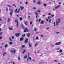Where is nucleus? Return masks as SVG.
Here are the masks:
<instances>
[{
	"instance_id": "f257e3e1",
	"label": "nucleus",
	"mask_w": 64,
	"mask_h": 64,
	"mask_svg": "<svg viewBox=\"0 0 64 64\" xmlns=\"http://www.w3.org/2000/svg\"><path fill=\"white\" fill-rule=\"evenodd\" d=\"M60 18L57 20V21H56V25H58V24H59V23H60Z\"/></svg>"
},
{
	"instance_id": "f03ea898",
	"label": "nucleus",
	"mask_w": 64,
	"mask_h": 64,
	"mask_svg": "<svg viewBox=\"0 0 64 64\" xmlns=\"http://www.w3.org/2000/svg\"><path fill=\"white\" fill-rule=\"evenodd\" d=\"M61 43H62V42H57L56 43L55 45H60L61 44Z\"/></svg>"
},
{
	"instance_id": "7ed1b4c3",
	"label": "nucleus",
	"mask_w": 64,
	"mask_h": 64,
	"mask_svg": "<svg viewBox=\"0 0 64 64\" xmlns=\"http://www.w3.org/2000/svg\"><path fill=\"white\" fill-rule=\"evenodd\" d=\"M25 29L24 30V32H29V30L27 28H25Z\"/></svg>"
},
{
	"instance_id": "20e7f679",
	"label": "nucleus",
	"mask_w": 64,
	"mask_h": 64,
	"mask_svg": "<svg viewBox=\"0 0 64 64\" xmlns=\"http://www.w3.org/2000/svg\"><path fill=\"white\" fill-rule=\"evenodd\" d=\"M40 13H41V10H38L36 12V13L37 14H40Z\"/></svg>"
},
{
	"instance_id": "39448f33",
	"label": "nucleus",
	"mask_w": 64,
	"mask_h": 64,
	"mask_svg": "<svg viewBox=\"0 0 64 64\" xmlns=\"http://www.w3.org/2000/svg\"><path fill=\"white\" fill-rule=\"evenodd\" d=\"M15 35L16 37H19L20 36V34L17 33L15 34Z\"/></svg>"
},
{
	"instance_id": "423d86ee",
	"label": "nucleus",
	"mask_w": 64,
	"mask_h": 64,
	"mask_svg": "<svg viewBox=\"0 0 64 64\" xmlns=\"http://www.w3.org/2000/svg\"><path fill=\"white\" fill-rule=\"evenodd\" d=\"M60 6L59 5L56 6L55 8V9H58V8H59L60 7Z\"/></svg>"
},
{
	"instance_id": "0eeeda50",
	"label": "nucleus",
	"mask_w": 64,
	"mask_h": 64,
	"mask_svg": "<svg viewBox=\"0 0 64 64\" xmlns=\"http://www.w3.org/2000/svg\"><path fill=\"white\" fill-rule=\"evenodd\" d=\"M15 52V50H12L11 51V53L12 54H14Z\"/></svg>"
},
{
	"instance_id": "6e6552de",
	"label": "nucleus",
	"mask_w": 64,
	"mask_h": 64,
	"mask_svg": "<svg viewBox=\"0 0 64 64\" xmlns=\"http://www.w3.org/2000/svg\"><path fill=\"white\" fill-rule=\"evenodd\" d=\"M30 33H28L26 35V36H28V37H30Z\"/></svg>"
},
{
	"instance_id": "1a4fd4ad",
	"label": "nucleus",
	"mask_w": 64,
	"mask_h": 64,
	"mask_svg": "<svg viewBox=\"0 0 64 64\" xmlns=\"http://www.w3.org/2000/svg\"><path fill=\"white\" fill-rule=\"evenodd\" d=\"M18 19H17L16 20H14V22H16V23H18Z\"/></svg>"
},
{
	"instance_id": "9d476101",
	"label": "nucleus",
	"mask_w": 64,
	"mask_h": 64,
	"mask_svg": "<svg viewBox=\"0 0 64 64\" xmlns=\"http://www.w3.org/2000/svg\"><path fill=\"white\" fill-rule=\"evenodd\" d=\"M24 39V38H23V37H21L20 38V41H22V40H23Z\"/></svg>"
},
{
	"instance_id": "9b49d317",
	"label": "nucleus",
	"mask_w": 64,
	"mask_h": 64,
	"mask_svg": "<svg viewBox=\"0 0 64 64\" xmlns=\"http://www.w3.org/2000/svg\"><path fill=\"white\" fill-rule=\"evenodd\" d=\"M12 14H13V10H12L10 11V15H12Z\"/></svg>"
},
{
	"instance_id": "f8f14e48",
	"label": "nucleus",
	"mask_w": 64,
	"mask_h": 64,
	"mask_svg": "<svg viewBox=\"0 0 64 64\" xmlns=\"http://www.w3.org/2000/svg\"><path fill=\"white\" fill-rule=\"evenodd\" d=\"M28 38H27L25 40V42H26V43H27V42H28Z\"/></svg>"
},
{
	"instance_id": "ddd939ff",
	"label": "nucleus",
	"mask_w": 64,
	"mask_h": 64,
	"mask_svg": "<svg viewBox=\"0 0 64 64\" xmlns=\"http://www.w3.org/2000/svg\"><path fill=\"white\" fill-rule=\"evenodd\" d=\"M21 10H22L24 9V7L22 6H21L20 7Z\"/></svg>"
},
{
	"instance_id": "4468645a",
	"label": "nucleus",
	"mask_w": 64,
	"mask_h": 64,
	"mask_svg": "<svg viewBox=\"0 0 64 64\" xmlns=\"http://www.w3.org/2000/svg\"><path fill=\"white\" fill-rule=\"evenodd\" d=\"M10 18H8V23H9L10 20Z\"/></svg>"
},
{
	"instance_id": "2eb2a0df",
	"label": "nucleus",
	"mask_w": 64,
	"mask_h": 64,
	"mask_svg": "<svg viewBox=\"0 0 64 64\" xmlns=\"http://www.w3.org/2000/svg\"><path fill=\"white\" fill-rule=\"evenodd\" d=\"M35 14L36 15V18H38V14H37V13H35Z\"/></svg>"
},
{
	"instance_id": "dca6fc26",
	"label": "nucleus",
	"mask_w": 64,
	"mask_h": 64,
	"mask_svg": "<svg viewBox=\"0 0 64 64\" xmlns=\"http://www.w3.org/2000/svg\"><path fill=\"white\" fill-rule=\"evenodd\" d=\"M27 23H28L27 22H24V23L25 25H26V26L28 25Z\"/></svg>"
},
{
	"instance_id": "f3484780",
	"label": "nucleus",
	"mask_w": 64,
	"mask_h": 64,
	"mask_svg": "<svg viewBox=\"0 0 64 64\" xmlns=\"http://www.w3.org/2000/svg\"><path fill=\"white\" fill-rule=\"evenodd\" d=\"M20 9L19 8L18 10L17 11V12H16V13H19L20 12Z\"/></svg>"
},
{
	"instance_id": "a211bd4d",
	"label": "nucleus",
	"mask_w": 64,
	"mask_h": 64,
	"mask_svg": "<svg viewBox=\"0 0 64 64\" xmlns=\"http://www.w3.org/2000/svg\"><path fill=\"white\" fill-rule=\"evenodd\" d=\"M8 29L10 30H13V28H8Z\"/></svg>"
},
{
	"instance_id": "6ab92c4d",
	"label": "nucleus",
	"mask_w": 64,
	"mask_h": 64,
	"mask_svg": "<svg viewBox=\"0 0 64 64\" xmlns=\"http://www.w3.org/2000/svg\"><path fill=\"white\" fill-rule=\"evenodd\" d=\"M41 23L42 24H44V21L42 20L41 21Z\"/></svg>"
},
{
	"instance_id": "aec40b11",
	"label": "nucleus",
	"mask_w": 64,
	"mask_h": 64,
	"mask_svg": "<svg viewBox=\"0 0 64 64\" xmlns=\"http://www.w3.org/2000/svg\"><path fill=\"white\" fill-rule=\"evenodd\" d=\"M25 35H26L25 34H22V37H24L25 36Z\"/></svg>"
},
{
	"instance_id": "412c9836",
	"label": "nucleus",
	"mask_w": 64,
	"mask_h": 64,
	"mask_svg": "<svg viewBox=\"0 0 64 64\" xmlns=\"http://www.w3.org/2000/svg\"><path fill=\"white\" fill-rule=\"evenodd\" d=\"M19 26V24H18V22L16 23V26L17 28H18V26Z\"/></svg>"
},
{
	"instance_id": "4be33fe9",
	"label": "nucleus",
	"mask_w": 64,
	"mask_h": 64,
	"mask_svg": "<svg viewBox=\"0 0 64 64\" xmlns=\"http://www.w3.org/2000/svg\"><path fill=\"white\" fill-rule=\"evenodd\" d=\"M7 54V53L6 52L4 53L3 54V56H5V54Z\"/></svg>"
},
{
	"instance_id": "5701e85b",
	"label": "nucleus",
	"mask_w": 64,
	"mask_h": 64,
	"mask_svg": "<svg viewBox=\"0 0 64 64\" xmlns=\"http://www.w3.org/2000/svg\"><path fill=\"white\" fill-rule=\"evenodd\" d=\"M20 21H22V17H20Z\"/></svg>"
},
{
	"instance_id": "b1692460",
	"label": "nucleus",
	"mask_w": 64,
	"mask_h": 64,
	"mask_svg": "<svg viewBox=\"0 0 64 64\" xmlns=\"http://www.w3.org/2000/svg\"><path fill=\"white\" fill-rule=\"evenodd\" d=\"M38 3L39 5H40V4H41V3H40V2H39L37 3V4H38Z\"/></svg>"
},
{
	"instance_id": "393cba45",
	"label": "nucleus",
	"mask_w": 64,
	"mask_h": 64,
	"mask_svg": "<svg viewBox=\"0 0 64 64\" xmlns=\"http://www.w3.org/2000/svg\"><path fill=\"white\" fill-rule=\"evenodd\" d=\"M25 46V45H22V48H24V47Z\"/></svg>"
},
{
	"instance_id": "a878e982",
	"label": "nucleus",
	"mask_w": 64,
	"mask_h": 64,
	"mask_svg": "<svg viewBox=\"0 0 64 64\" xmlns=\"http://www.w3.org/2000/svg\"><path fill=\"white\" fill-rule=\"evenodd\" d=\"M13 44V43H12V42H10L9 44V45H12V44Z\"/></svg>"
},
{
	"instance_id": "bb28decb",
	"label": "nucleus",
	"mask_w": 64,
	"mask_h": 64,
	"mask_svg": "<svg viewBox=\"0 0 64 64\" xmlns=\"http://www.w3.org/2000/svg\"><path fill=\"white\" fill-rule=\"evenodd\" d=\"M28 46H29V47H31V44H30V43L28 44Z\"/></svg>"
},
{
	"instance_id": "cd10ccee",
	"label": "nucleus",
	"mask_w": 64,
	"mask_h": 64,
	"mask_svg": "<svg viewBox=\"0 0 64 64\" xmlns=\"http://www.w3.org/2000/svg\"><path fill=\"white\" fill-rule=\"evenodd\" d=\"M21 26H22V27H23V28H24L23 24H21Z\"/></svg>"
},
{
	"instance_id": "c85d7f7f",
	"label": "nucleus",
	"mask_w": 64,
	"mask_h": 64,
	"mask_svg": "<svg viewBox=\"0 0 64 64\" xmlns=\"http://www.w3.org/2000/svg\"><path fill=\"white\" fill-rule=\"evenodd\" d=\"M44 6H45V7H46V6H47V5L46 4H44Z\"/></svg>"
},
{
	"instance_id": "c756f323",
	"label": "nucleus",
	"mask_w": 64,
	"mask_h": 64,
	"mask_svg": "<svg viewBox=\"0 0 64 64\" xmlns=\"http://www.w3.org/2000/svg\"><path fill=\"white\" fill-rule=\"evenodd\" d=\"M9 39L10 41H11L12 40V39H11V38H10Z\"/></svg>"
},
{
	"instance_id": "7c9ffc66",
	"label": "nucleus",
	"mask_w": 64,
	"mask_h": 64,
	"mask_svg": "<svg viewBox=\"0 0 64 64\" xmlns=\"http://www.w3.org/2000/svg\"><path fill=\"white\" fill-rule=\"evenodd\" d=\"M60 53H62V50H60Z\"/></svg>"
},
{
	"instance_id": "2f4dec72",
	"label": "nucleus",
	"mask_w": 64,
	"mask_h": 64,
	"mask_svg": "<svg viewBox=\"0 0 64 64\" xmlns=\"http://www.w3.org/2000/svg\"><path fill=\"white\" fill-rule=\"evenodd\" d=\"M7 6L8 7H12V6H10L9 4H7Z\"/></svg>"
},
{
	"instance_id": "473e14b6",
	"label": "nucleus",
	"mask_w": 64,
	"mask_h": 64,
	"mask_svg": "<svg viewBox=\"0 0 64 64\" xmlns=\"http://www.w3.org/2000/svg\"><path fill=\"white\" fill-rule=\"evenodd\" d=\"M7 46H8V44H6L5 46V48H6L7 47Z\"/></svg>"
},
{
	"instance_id": "72a5a7b5",
	"label": "nucleus",
	"mask_w": 64,
	"mask_h": 64,
	"mask_svg": "<svg viewBox=\"0 0 64 64\" xmlns=\"http://www.w3.org/2000/svg\"><path fill=\"white\" fill-rule=\"evenodd\" d=\"M12 39H14V36H12Z\"/></svg>"
},
{
	"instance_id": "f704fd0d",
	"label": "nucleus",
	"mask_w": 64,
	"mask_h": 64,
	"mask_svg": "<svg viewBox=\"0 0 64 64\" xmlns=\"http://www.w3.org/2000/svg\"><path fill=\"white\" fill-rule=\"evenodd\" d=\"M2 33H3V32H1L0 33V36H1V35H2Z\"/></svg>"
},
{
	"instance_id": "c9c22d12",
	"label": "nucleus",
	"mask_w": 64,
	"mask_h": 64,
	"mask_svg": "<svg viewBox=\"0 0 64 64\" xmlns=\"http://www.w3.org/2000/svg\"><path fill=\"white\" fill-rule=\"evenodd\" d=\"M25 52H26V51H25V50H24L22 52L23 54H24V53H25Z\"/></svg>"
},
{
	"instance_id": "e433bc0d",
	"label": "nucleus",
	"mask_w": 64,
	"mask_h": 64,
	"mask_svg": "<svg viewBox=\"0 0 64 64\" xmlns=\"http://www.w3.org/2000/svg\"><path fill=\"white\" fill-rule=\"evenodd\" d=\"M27 56H25L24 58L25 59H26V58H27Z\"/></svg>"
},
{
	"instance_id": "4c0bfd02",
	"label": "nucleus",
	"mask_w": 64,
	"mask_h": 64,
	"mask_svg": "<svg viewBox=\"0 0 64 64\" xmlns=\"http://www.w3.org/2000/svg\"><path fill=\"white\" fill-rule=\"evenodd\" d=\"M18 60H20V56L18 57Z\"/></svg>"
},
{
	"instance_id": "58836bf2",
	"label": "nucleus",
	"mask_w": 64,
	"mask_h": 64,
	"mask_svg": "<svg viewBox=\"0 0 64 64\" xmlns=\"http://www.w3.org/2000/svg\"><path fill=\"white\" fill-rule=\"evenodd\" d=\"M49 20V23H51V19H50V20Z\"/></svg>"
},
{
	"instance_id": "ea45409f",
	"label": "nucleus",
	"mask_w": 64,
	"mask_h": 64,
	"mask_svg": "<svg viewBox=\"0 0 64 64\" xmlns=\"http://www.w3.org/2000/svg\"><path fill=\"white\" fill-rule=\"evenodd\" d=\"M36 39H37V40H38V39H39V38H38V37H37L36 38Z\"/></svg>"
},
{
	"instance_id": "a19ab883",
	"label": "nucleus",
	"mask_w": 64,
	"mask_h": 64,
	"mask_svg": "<svg viewBox=\"0 0 64 64\" xmlns=\"http://www.w3.org/2000/svg\"><path fill=\"white\" fill-rule=\"evenodd\" d=\"M60 48H57L56 50H60Z\"/></svg>"
},
{
	"instance_id": "79ce46f5",
	"label": "nucleus",
	"mask_w": 64,
	"mask_h": 64,
	"mask_svg": "<svg viewBox=\"0 0 64 64\" xmlns=\"http://www.w3.org/2000/svg\"><path fill=\"white\" fill-rule=\"evenodd\" d=\"M48 18L49 20H50V18H51L50 17V16H48Z\"/></svg>"
},
{
	"instance_id": "37998d69",
	"label": "nucleus",
	"mask_w": 64,
	"mask_h": 64,
	"mask_svg": "<svg viewBox=\"0 0 64 64\" xmlns=\"http://www.w3.org/2000/svg\"><path fill=\"white\" fill-rule=\"evenodd\" d=\"M32 22L31 21L30 23V25H32Z\"/></svg>"
},
{
	"instance_id": "c03bdc74",
	"label": "nucleus",
	"mask_w": 64,
	"mask_h": 64,
	"mask_svg": "<svg viewBox=\"0 0 64 64\" xmlns=\"http://www.w3.org/2000/svg\"><path fill=\"white\" fill-rule=\"evenodd\" d=\"M36 30L37 29L36 28H34V31H36Z\"/></svg>"
},
{
	"instance_id": "a18cd8bd",
	"label": "nucleus",
	"mask_w": 64,
	"mask_h": 64,
	"mask_svg": "<svg viewBox=\"0 0 64 64\" xmlns=\"http://www.w3.org/2000/svg\"><path fill=\"white\" fill-rule=\"evenodd\" d=\"M41 21V19L40 18L39 20V22H40V21Z\"/></svg>"
},
{
	"instance_id": "49530a36",
	"label": "nucleus",
	"mask_w": 64,
	"mask_h": 64,
	"mask_svg": "<svg viewBox=\"0 0 64 64\" xmlns=\"http://www.w3.org/2000/svg\"><path fill=\"white\" fill-rule=\"evenodd\" d=\"M17 10H18V9H17V8H16V10L15 12H16V13H17Z\"/></svg>"
},
{
	"instance_id": "de8ad7c7",
	"label": "nucleus",
	"mask_w": 64,
	"mask_h": 64,
	"mask_svg": "<svg viewBox=\"0 0 64 64\" xmlns=\"http://www.w3.org/2000/svg\"><path fill=\"white\" fill-rule=\"evenodd\" d=\"M26 5H27L28 4V2H26Z\"/></svg>"
},
{
	"instance_id": "09e8293b",
	"label": "nucleus",
	"mask_w": 64,
	"mask_h": 64,
	"mask_svg": "<svg viewBox=\"0 0 64 64\" xmlns=\"http://www.w3.org/2000/svg\"><path fill=\"white\" fill-rule=\"evenodd\" d=\"M48 15H50H50H51V13H50L48 14Z\"/></svg>"
},
{
	"instance_id": "8fccbe9b",
	"label": "nucleus",
	"mask_w": 64,
	"mask_h": 64,
	"mask_svg": "<svg viewBox=\"0 0 64 64\" xmlns=\"http://www.w3.org/2000/svg\"><path fill=\"white\" fill-rule=\"evenodd\" d=\"M40 36L42 37H44V36H43V35H41Z\"/></svg>"
},
{
	"instance_id": "3c124183",
	"label": "nucleus",
	"mask_w": 64,
	"mask_h": 64,
	"mask_svg": "<svg viewBox=\"0 0 64 64\" xmlns=\"http://www.w3.org/2000/svg\"><path fill=\"white\" fill-rule=\"evenodd\" d=\"M51 4V2H48V4Z\"/></svg>"
},
{
	"instance_id": "603ef678",
	"label": "nucleus",
	"mask_w": 64,
	"mask_h": 64,
	"mask_svg": "<svg viewBox=\"0 0 64 64\" xmlns=\"http://www.w3.org/2000/svg\"><path fill=\"white\" fill-rule=\"evenodd\" d=\"M29 59H30V60H32V58H31V57H30Z\"/></svg>"
},
{
	"instance_id": "864d4df0",
	"label": "nucleus",
	"mask_w": 64,
	"mask_h": 64,
	"mask_svg": "<svg viewBox=\"0 0 64 64\" xmlns=\"http://www.w3.org/2000/svg\"><path fill=\"white\" fill-rule=\"evenodd\" d=\"M28 60H29V57H28V59L27 60V62H28Z\"/></svg>"
},
{
	"instance_id": "5fc2aeb1",
	"label": "nucleus",
	"mask_w": 64,
	"mask_h": 64,
	"mask_svg": "<svg viewBox=\"0 0 64 64\" xmlns=\"http://www.w3.org/2000/svg\"><path fill=\"white\" fill-rule=\"evenodd\" d=\"M2 39V36H0V39Z\"/></svg>"
},
{
	"instance_id": "6e6d98bb",
	"label": "nucleus",
	"mask_w": 64,
	"mask_h": 64,
	"mask_svg": "<svg viewBox=\"0 0 64 64\" xmlns=\"http://www.w3.org/2000/svg\"><path fill=\"white\" fill-rule=\"evenodd\" d=\"M51 16L52 17H53L54 16V15H52Z\"/></svg>"
},
{
	"instance_id": "4d7b16f0",
	"label": "nucleus",
	"mask_w": 64,
	"mask_h": 64,
	"mask_svg": "<svg viewBox=\"0 0 64 64\" xmlns=\"http://www.w3.org/2000/svg\"><path fill=\"white\" fill-rule=\"evenodd\" d=\"M54 26H56V25H55V22H54Z\"/></svg>"
},
{
	"instance_id": "13d9d810",
	"label": "nucleus",
	"mask_w": 64,
	"mask_h": 64,
	"mask_svg": "<svg viewBox=\"0 0 64 64\" xmlns=\"http://www.w3.org/2000/svg\"><path fill=\"white\" fill-rule=\"evenodd\" d=\"M33 9H36V8L35 7H34L33 8Z\"/></svg>"
},
{
	"instance_id": "bf43d9fd",
	"label": "nucleus",
	"mask_w": 64,
	"mask_h": 64,
	"mask_svg": "<svg viewBox=\"0 0 64 64\" xmlns=\"http://www.w3.org/2000/svg\"><path fill=\"white\" fill-rule=\"evenodd\" d=\"M49 29V27H48L46 28V29L47 30H48Z\"/></svg>"
},
{
	"instance_id": "052dcab7",
	"label": "nucleus",
	"mask_w": 64,
	"mask_h": 64,
	"mask_svg": "<svg viewBox=\"0 0 64 64\" xmlns=\"http://www.w3.org/2000/svg\"><path fill=\"white\" fill-rule=\"evenodd\" d=\"M37 45H38V44H35V46H37Z\"/></svg>"
},
{
	"instance_id": "680f3d73",
	"label": "nucleus",
	"mask_w": 64,
	"mask_h": 64,
	"mask_svg": "<svg viewBox=\"0 0 64 64\" xmlns=\"http://www.w3.org/2000/svg\"><path fill=\"white\" fill-rule=\"evenodd\" d=\"M54 62H57V60H54Z\"/></svg>"
},
{
	"instance_id": "e2e57ef3",
	"label": "nucleus",
	"mask_w": 64,
	"mask_h": 64,
	"mask_svg": "<svg viewBox=\"0 0 64 64\" xmlns=\"http://www.w3.org/2000/svg\"><path fill=\"white\" fill-rule=\"evenodd\" d=\"M6 11H8V9L7 8L6 9Z\"/></svg>"
},
{
	"instance_id": "0e129e2a",
	"label": "nucleus",
	"mask_w": 64,
	"mask_h": 64,
	"mask_svg": "<svg viewBox=\"0 0 64 64\" xmlns=\"http://www.w3.org/2000/svg\"><path fill=\"white\" fill-rule=\"evenodd\" d=\"M56 9H55H55H53V11H55V10Z\"/></svg>"
},
{
	"instance_id": "69168bd1",
	"label": "nucleus",
	"mask_w": 64,
	"mask_h": 64,
	"mask_svg": "<svg viewBox=\"0 0 64 64\" xmlns=\"http://www.w3.org/2000/svg\"><path fill=\"white\" fill-rule=\"evenodd\" d=\"M56 34H58V33H59V32H56Z\"/></svg>"
},
{
	"instance_id": "338daca9",
	"label": "nucleus",
	"mask_w": 64,
	"mask_h": 64,
	"mask_svg": "<svg viewBox=\"0 0 64 64\" xmlns=\"http://www.w3.org/2000/svg\"><path fill=\"white\" fill-rule=\"evenodd\" d=\"M17 16L18 17H19V15H18V14L17 15Z\"/></svg>"
},
{
	"instance_id": "774afa93",
	"label": "nucleus",
	"mask_w": 64,
	"mask_h": 64,
	"mask_svg": "<svg viewBox=\"0 0 64 64\" xmlns=\"http://www.w3.org/2000/svg\"><path fill=\"white\" fill-rule=\"evenodd\" d=\"M46 20H47V21H48V20L47 18H46Z\"/></svg>"
}]
</instances>
